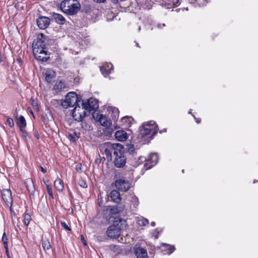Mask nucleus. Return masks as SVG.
Masks as SVG:
<instances>
[{
  "instance_id": "aec40b11",
  "label": "nucleus",
  "mask_w": 258,
  "mask_h": 258,
  "mask_svg": "<svg viewBox=\"0 0 258 258\" xmlns=\"http://www.w3.org/2000/svg\"><path fill=\"white\" fill-rule=\"evenodd\" d=\"M133 120V118L131 116H124L121 119L122 125L126 127L131 126Z\"/></svg>"
},
{
  "instance_id": "a878e982",
  "label": "nucleus",
  "mask_w": 258,
  "mask_h": 258,
  "mask_svg": "<svg viewBox=\"0 0 258 258\" xmlns=\"http://www.w3.org/2000/svg\"><path fill=\"white\" fill-rule=\"evenodd\" d=\"M64 88L65 84L64 82L62 81L56 83L53 87L54 90H55L56 91H60Z\"/></svg>"
},
{
  "instance_id": "4c0bfd02",
  "label": "nucleus",
  "mask_w": 258,
  "mask_h": 258,
  "mask_svg": "<svg viewBox=\"0 0 258 258\" xmlns=\"http://www.w3.org/2000/svg\"><path fill=\"white\" fill-rule=\"evenodd\" d=\"M46 189L48 195L53 198V194L52 188L49 184H47Z\"/></svg>"
},
{
  "instance_id": "c756f323",
  "label": "nucleus",
  "mask_w": 258,
  "mask_h": 258,
  "mask_svg": "<svg viewBox=\"0 0 258 258\" xmlns=\"http://www.w3.org/2000/svg\"><path fill=\"white\" fill-rule=\"evenodd\" d=\"M31 221V216L28 213H25L24 215V223L26 226H28Z\"/></svg>"
},
{
  "instance_id": "cd10ccee",
  "label": "nucleus",
  "mask_w": 258,
  "mask_h": 258,
  "mask_svg": "<svg viewBox=\"0 0 258 258\" xmlns=\"http://www.w3.org/2000/svg\"><path fill=\"white\" fill-rule=\"evenodd\" d=\"M137 222L140 226H145L148 224L149 221L146 218L141 217L138 219Z\"/></svg>"
},
{
  "instance_id": "3c124183",
  "label": "nucleus",
  "mask_w": 258,
  "mask_h": 258,
  "mask_svg": "<svg viewBox=\"0 0 258 258\" xmlns=\"http://www.w3.org/2000/svg\"><path fill=\"white\" fill-rule=\"evenodd\" d=\"M11 215L12 217H13L16 215L14 211H11Z\"/></svg>"
},
{
  "instance_id": "4be33fe9",
  "label": "nucleus",
  "mask_w": 258,
  "mask_h": 258,
  "mask_svg": "<svg viewBox=\"0 0 258 258\" xmlns=\"http://www.w3.org/2000/svg\"><path fill=\"white\" fill-rule=\"evenodd\" d=\"M54 186L59 191H62L64 188L63 182L60 178H57L54 181Z\"/></svg>"
},
{
  "instance_id": "c85d7f7f",
  "label": "nucleus",
  "mask_w": 258,
  "mask_h": 258,
  "mask_svg": "<svg viewBox=\"0 0 258 258\" xmlns=\"http://www.w3.org/2000/svg\"><path fill=\"white\" fill-rule=\"evenodd\" d=\"M42 245L44 250H48L51 247L50 242L47 239L42 240Z\"/></svg>"
},
{
  "instance_id": "c03bdc74",
  "label": "nucleus",
  "mask_w": 258,
  "mask_h": 258,
  "mask_svg": "<svg viewBox=\"0 0 258 258\" xmlns=\"http://www.w3.org/2000/svg\"><path fill=\"white\" fill-rule=\"evenodd\" d=\"M174 6L175 7H177L179 5L180 3L179 2V0H173Z\"/></svg>"
},
{
  "instance_id": "a19ab883",
  "label": "nucleus",
  "mask_w": 258,
  "mask_h": 258,
  "mask_svg": "<svg viewBox=\"0 0 258 258\" xmlns=\"http://www.w3.org/2000/svg\"><path fill=\"white\" fill-rule=\"evenodd\" d=\"M6 61V57H3L2 55H0V64L4 66Z\"/></svg>"
},
{
  "instance_id": "f03ea898",
  "label": "nucleus",
  "mask_w": 258,
  "mask_h": 258,
  "mask_svg": "<svg viewBox=\"0 0 258 258\" xmlns=\"http://www.w3.org/2000/svg\"><path fill=\"white\" fill-rule=\"evenodd\" d=\"M113 155L115 156L114 165L116 167H123L126 163V158L123 154V147L120 144H114L112 145Z\"/></svg>"
},
{
  "instance_id": "13d9d810",
  "label": "nucleus",
  "mask_w": 258,
  "mask_h": 258,
  "mask_svg": "<svg viewBox=\"0 0 258 258\" xmlns=\"http://www.w3.org/2000/svg\"><path fill=\"white\" fill-rule=\"evenodd\" d=\"M158 26V27H161V25L160 24H159Z\"/></svg>"
},
{
  "instance_id": "864d4df0",
  "label": "nucleus",
  "mask_w": 258,
  "mask_h": 258,
  "mask_svg": "<svg viewBox=\"0 0 258 258\" xmlns=\"http://www.w3.org/2000/svg\"><path fill=\"white\" fill-rule=\"evenodd\" d=\"M113 112L114 113H118L119 111H118V109L117 108H114V110H113Z\"/></svg>"
},
{
  "instance_id": "0eeeda50",
  "label": "nucleus",
  "mask_w": 258,
  "mask_h": 258,
  "mask_svg": "<svg viewBox=\"0 0 258 258\" xmlns=\"http://www.w3.org/2000/svg\"><path fill=\"white\" fill-rule=\"evenodd\" d=\"M3 199L7 206V208L12 210L13 199L12 192L9 189H4L2 191Z\"/></svg>"
},
{
  "instance_id": "a211bd4d",
  "label": "nucleus",
  "mask_w": 258,
  "mask_h": 258,
  "mask_svg": "<svg viewBox=\"0 0 258 258\" xmlns=\"http://www.w3.org/2000/svg\"><path fill=\"white\" fill-rule=\"evenodd\" d=\"M17 124L22 132L23 133L26 132V131L24 130V128L26 126V121L23 116L21 115L19 117L18 119Z\"/></svg>"
},
{
  "instance_id": "2f4dec72",
  "label": "nucleus",
  "mask_w": 258,
  "mask_h": 258,
  "mask_svg": "<svg viewBox=\"0 0 258 258\" xmlns=\"http://www.w3.org/2000/svg\"><path fill=\"white\" fill-rule=\"evenodd\" d=\"M162 230H159V228H156L155 229H154L152 232V236L154 237L155 238H157L158 237H159V235L160 233V232H161Z\"/></svg>"
},
{
  "instance_id": "8fccbe9b",
  "label": "nucleus",
  "mask_w": 258,
  "mask_h": 258,
  "mask_svg": "<svg viewBox=\"0 0 258 258\" xmlns=\"http://www.w3.org/2000/svg\"><path fill=\"white\" fill-rule=\"evenodd\" d=\"M40 169H41V171L43 173H45L46 172V170L45 169H44L43 167L40 166Z\"/></svg>"
},
{
  "instance_id": "7c9ffc66",
  "label": "nucleus",
  "mask_w": 258,
  "mask_h": 258,
  "mask_svg": "<svg viewBox=\"0 0 258 258\" xmlns=\"http://www.w3.org/2000/svg\"><path fill=\"white\" fill-rule=\"evenodd\" d=\"M112 149V147L110 149H106L104 151L106 158L110 160H111L112 158L111 153L112 152H113V150Z\"/></svg>"
},
{
  "instance_id": "393cba45",
  "label": "nucleus",
  "mask_w": 258,
  "mask_h": 258,
  "mask_svg": "<svg viewBox=\"0 0 258 258\" xmlns=\"http://www.w3.org/2000/svg\"><path fill=\"white\" fill-rule=\"evenodd\" d=\"M53 17L55 19V21L59 24H63L65 22L64 18L60 14L54 13Z\"/></svg>"
},
{
  "instance_id": "f704fd0d",
  "label": "nucleus",
  "mask_w": 258,
  "mask_h": 258,
  "mask_svg": "<svg viewBox=\"0 0 258 258\" xmlns=\"http://www.w3.org/2000/svg\"><path fill=\"white\" fill-rule=\"evenodd\" d=\"M82 127L85 130H92L91 126L86 122H82L81 123Z\"/></svg>"
},
{
  "instance_id": "5fc2aeb1",
  "label": "nucleus",
  "mask_w": 258,
  "mask_h": 258,
  "mask_svg": "<svg viewBox=\"0 0 258 258\" xmlns=\"http://www.w3.org/2000/svg\"><path fill=\"white\" fill-rule=\"evenodd\" d=\"M155 224H155V222H151V226H152V227H154V226H155Z\"/></svg>"
},
{
  "instance_id": "9d476101",
  "label": "nucleus",
  "mask_w": 258,
  "mask_h": 258,
  "mask_svg": "<svg viewBox=\"0 0 258 258\" xmlns=\"http://www.w3.org/2000/svg\"><path fill=\"white\" fill-rule=\"evenodd\" d=\"M82 106L85 108V109L91 111V110L97 109L98 104L96 100L94 99H90L87 102L82 103Z\"/></svg>"
},
{
  "instance_id": "5701e85b",
  "label": "nucleus",
  "mask_w": 258,
  "mask_h": 258,
  "mask_svg": "<svg viewBox=\"0 0 258 258\" xmlns=\"http://www.w3.org/2000/svg\"><path fill=\"white\" fill-rule=\"evenodd\" d=\"M25 184L28 191L31 194H33L35 191V188L32 180L31 179H27Z\"/></svg>"
},
{
  "instance_id": "c9c22d12",
  "label": "nucleus",
  "mask_w": 258,
  "mask_h": 258,
  "mask_svg": "<svg viewBox=\"0 0 258 258\" xmlns=\"http://www.w3.org/2000/svg\"><path fill=\"white\" fill-rule=\"evenodd\" d=\"M60 104L61 103L58 100L52 99L51 101V104L56 107L59 106Z\"/></svg>"
},
{
  "instance_id": "e433bc0d",
  "label": "nucleus",
  "mask_w": 258,
  "mask_h": 258,
  "mask_svg": "<svg viewBox=\"0 0 258 258\" xmlns=\"http://www.w3.org/2000/svg\"><path fill=\"white\" fill-rule=\"evenodd\" d=\"M70 139L73 142L76 141L79 138L77 133H74L73 134L70 135Z\"/></svg>"
},
{
  "instance_id": "6e6d98bb",
  "label": "nucleus",
  "mask_w": 258,
  "mask_h": 258,
  "mask_svg": "<svg viewBox=\"0 0 258 258\" xmlns=\"http://www.w3.org/2000/svg\"><path fill=\"white\" fill-rule=\"evenodd\" d=\"M136 46L137 47H140L138 43H136Z\"/></svg>"
},
{
  "instance_id": "a18cd8bd",
  "label": "nucleus",
  "mask_w": 258,
  "mask_h": 258,
  "mask_svg": "<svg viewBox=\"0 0 258 258\" xmlns=\"http://www.w3.org/2000/svg\"><path fill=\"white\" fill-rule=\"evenodd\" d=\"M81 240H82L83 244L85 245H87V242H86V240H85V238H84V236L83 235L81 236Z\"/></svg>"
},
{
  "instance_id": "f8f14e48",
  "label": "nucleus",
  "mask_w": 258,
  "mask_h": 258,
  "mask_svg": "<svg viewBox=\"0 0 258 258\" xmlns=\"http://www.w3.org/2000/svg\"><path fill=\"white\" fill-rule=\"evenodd\" d=\"M37 25L40 29H45L50 24V20L47 17L41 16L37 20Z\"/></svg>"
},
{
  "instance_id": "2eb2a0df",
  "label": "nucleus",
  "mask_w": 258,
  "mask_h": 258,
  "mask_svg": "<svg viewBox=\"0 0 258 258\" xmlns=\"http://www.w3.org/2000/svg\"><path fill=\"white\" fill-rule=\"evenodd\" d=\"M44 74L46 81L48 83H51L56 76L55 72L51 69H47Z\"/></svg>"
},
{
  "instance_id": "37998d69",
  "label": "nucleus",
  "mask_w": 258,
  "mask_h": 258,
  "mask_svg": "<svg viewBox=\"0 0 258 258\" xmlns=\"http://www.w3.org/2000/svg\"><path fill=\"white\" fill-rule=\"evenodd\" d=\"M205 0H196L200 6H203L204 5V1Z\"/></svg>"
},
{
  "instance_id": "412c9836",
  "label": "nucleus",
  "mask_w": 258,
  "mask_h": 258,
  "mask_svg": "<svg viewBox=\"0 0 258 258\" xmlns=\"http://www.w3.org/2000/svg\"><path fill=\"white\" fill-rule=\"evenodd\" d=\"M120 211H115L114 214H113L112 221H111L113 222V225H119L118 223H120L122 221V219L119 215Z\"/></svg>"
},
{
  "instance_id": "b1692460",
  "label": "nucleus",
  "mask_w": 258,
  "mask_h": 258,
  "mask_svg": "<svg viewBox=\"0 0 258 258\" xmlns=\"http://www.w3.org/2000/svg\"><path fill=\"white\" fill-rule=\"evenodd\" d=\"M115 211H103V217L109 222L112 221L113 214Z\"/></svg>"
},
{
  "instance_id": "f257e3e1",
  "label": "nucleus",
  "mask_w": 258,
  "mask_h": 258,
  "mask_svg": "<svg viewBox=\"0 0 258 258\" xmlns=\"http://www.w3.org/2000/svg\"><path fill=\"white\" fill-rule=\"evenodd\" d=\"M47 36L42 33L39 34L33 43V53L35 58L40 61H46L49 57L46 50L49 44Z\"/></svg>"
},
{
  "instance_id": "423d86ee",
  "label": "nucleus",
  "mask_w": 258,
  "mask_h": 258,
  "mask_svg": "<svg viewBox=\"0 0 258 258\" xmlns=\"http://www.w3.org/2000/svg\"><path fill=\"white\" fill-rule=\"evenodd\" d=\"M86 110L82 106L81 107L79 104H77L73 110L72 115L75 120L81 121L86 116Z\"/></svg>"
},
{
  "instance_id": "1a4fd4ad",
  "label": "nucleus",
  "mask_w": 258,
  "mask_h": 258,
  "mask_svg": "<svg viewBox=\"0 0 258 258\" xmlns=\"http://www.w3.org/2000/svg\"><path fill=\"white\" fill-rule=\"evenodd\" d=\"M115 186L121 191H126L130 189L131 184L124 179H119L115 181Z\"/></svg>"
},
{
  "instance_id": "7ed1b4c3",
  "label": "nucleus",
  "mask_w": 258,
  "mask_h": 258,
  "mask_svg": "<svg viewBox=\"0 0 258 258\" xmlns=\"http://www.w3.org/2000/svg\"><path fill=\"white\" fill-rule=\"evenodd\" d=\"M61 10L69 15H75L80 8V3L76 0H64L60 5Z\"/></svg>"
},
{
  "instance_id": "58836bf2",
  "label": "nucleus",
  "mask_w": 258,
  "mask_h": 258,
  "mask_svg": "<svg viewBox=\"0 0 258 258\" xmlns=\"http://www.w3.org/2000/svg\"><path fill=\"white\" fill-rule=\"evenodd\" d=\"M7 122L10 127H13L14 126V122L12 118L8 117L7 118Z\"/></svg>"
},
{
  "instance_id": "ea45409f",
  "label": "nucleus",
  "mask_w": 258,
  "mask_h": 258,
  "mask_svg": "<svg viewBox=\"0 0 258 258\" xmlns=\"http://www.w3.org/2000/svg\"><path fill=\"white\" fill-rule=\"evenodd\" d=\"M60 224H61V225L62 226V227L66 230H67L68 231L71 230V228L70 227H69L68 225L64 221H61Z\"/></svg>"
},
{
  "instance_id": "680f3d73",
  "label": "nucleus",
  "mask_w": 258,
  "mask_h": 258,
  "mask_svg": "<svg viewBox=\"0 0 258 258\" xmlns=\"http://www.w3.org/2000/svg\"><path fill=\"white\" fill-rule=\"evenodd\" d=\"M140 29H141V28H140V27H139V31L140 30Z\"/></svg>"
},
{
  "instance_id": "bb28decb",
  "label": "nucleus",
  "mask_w": 258,
  "mask_h": 258,
  "mask_svg": "<svg viewBox=\"0 0 258 258\" xmlns=\"http://www.w3.org/2000/svg\"><path fill=\"white\" fill-rule=\"evenodd\" d=\"M162 246L163 248H165V249H166V250L167 251L166 253H167L168 254H170L172 252H173L175 249L173 246L169 245V244H167L165 243H163L162 244Z\"/></svg>"
},
{
  "instance_id": "6ab92c4d",
  "label": "nucleus",
  "mask_w": 258,
  "mask_h": 258,
  "mask_svg": "<svg viewBox=\"0 0 258 258\" xmlns=\"http://www.w3.org/2000/svg\"><path fill=\"white\" fill-rule=\"evenodd\" d=\"M110 197L112 200L116 203H119L121 201L119 192L116 190H113L110 193Z\"/></svg>"
},
{
  "instance_id": "052dcab7",
  "label": "nucleus",
  "mask_w": 258,
  "mask_h": 258,
  "mask_svg": "<svg viewBox=\"0 0 258 258\" xmlns=\"http://www.w3.org/2000/svg\"><path fill=\"white\" fill-rule=\"evenodd\" d=\"M189 113L191 114V110H190V111L189 112Z\"/></svg>"
},
{
  "instance_id": "6e6552de",
  "label": "nucleus",
  "mask_w": 258,
  "mask_h": 258,
  "mask_svg": "<svg viewBox=\"0 0 258 258\" xmlns=\"http://www.w3.org/2000/svg\"><path fill=\"white\" fill-rule=\"evenodd\" d=\"M107 235L110 238L118 237L121 234V228L118 224L110 226L107 230Z\"/></svg>"
},
{
  "instance_id": "de8ad7c7",
  "label": "nucleus",
  "mask_w": 258,
  "mask_h": 258,
  "mask_svg": "<svg viewBox=\"0 0 258 258\" xmlns=\"http://www.w3.org/2000/svg\"><path fill=\"white\" fill-rule=\"evenodd\" d=\"M192 116H194L196 122L199 123L201 122V119L200 118H197L194 115H192Z\"/></svg>"
},
{
  "instance_id": "f3484780",
  "label": "nucleus",
  "mask_w": 258,
  "mask_h": 258,
  "mask_svg": "<svg viewBox=\"0 0 258 258\" xmlns=\"http://www.w3.org/2000/svg\"><path fill=\"white\" fill-rule=\"evenodd\" d=\"M98 121L100 123L105 127H109L111 125V122L107 119V117L103 114L99 115Z\"/></svg>"
},
{
  "instance_id": "4d7b16f0",
  "label": "nucleus",
  "mask_w": 258,
  "mask_h": 258,
  "mask_svg": "<svg viewBox=\"0 0 258 258\" xmlns=\"http://www.w3.org/2000/svg\"><path fill=\"white\" fill-rule=\"evenodd\" d=\"M99 204L100 206H101V202L99 201Z\"/></svg>"
},
{
  "instance_id": "79ce46f5",
  "label": "nucleus",
  "mask_w": 258,
  "mask_h": 258,
  "mask_svg": "<svg viewBox=\"0 0 258 258\" xmlns=\"http://www.w3.org/2000/svg\"><path fill=\"white\" fill-rule=\"evenodd\" d=\"M79 184L82 187H84V188H85V187H87V184L86 183V182L83 181V180H81L79 182Z\"/></svg>"
},
{
  "instance_id": "72a5a7b5",
  "label": "nucleus",
  "mask_w": 258,
  "mask_h": 258,
  "mask_svg": "<svg viewBox=\"0 0 258 258\" xmlns=\"http://www.w3.org/2000/svg\"><path fill=\"white\" fill-rule=\"evenodd\" d=\"M132 203L133 205V207L134 208H137V206H138L139 202L138 198L136 197L132 198Z\"/></svg>"
},
{
  "instance_id": "ddd939ff",
  "label": "nucleus",
  "mask_w": 258,
  "mask_h": 258,
  "mask_svg": "<svg viewBox=\"0 0 258 258\" xmlns=\"http://www.w3.org/2000/svg\"><path fill=\"white\" fill-rule=\"evenodd\" d=\"M113 70V65L111 63H105L100 67V71L104 77L109 75Z\"/></svg>"
},
{
  "instance_id": "20e7f679",
  "label": "nucleus",
  "mask_w": 258,
  "mask_h": 258,
  "mask_svg": "<svg viewBox=\"0 0 258 258\" xmlns=\"http://www.w3.org/2000/svg\"><path fill=\"white\" fill-rule=\"evenodd\" d=\"M80 102L81 100L78 98L77 93L74 92H70L66 95V100L61 102V105L64 108H68V107H75Z\"/></svg>"
},
{
  "instance_id": "49530a36",
  "label": "nucleus",
  "mask_w": 258,
  "mask_h": 258,
  "mask_svg": "<svg viewBox=\"0 0 258 258\" xmlns=\"http://www.w3.org/2000/svg\"><path fill=\"white\" fill-rule=\"evenodd\" d=\"M76 169L78 171H81V165H77L76 166Z\"/></svg>"
},
{
  "instance_id": "603ef678",
  "label": "nucleus",
  "mask_w": 258,
  "mask_h": 258,
  "mask_svg": "<svg viewBox=\"0 0 258 258\" xmlns=\"http://www.w3.org/2000/svg\"><path fill=\"white\" fill-rule=\"evenodd\" d=\"M43 182L46 184V186H47V184H48V183H49V180H43Z\"/></svg>"
},
{
  "instance_id": "9b49d317",
  "label": "nucleus",
  "mask_w": 258,
  "mask_h": 258,
  "mask_svg": "<svg viewBox=\"0 0 258 258\" xmlns=\"http://www.w3.org/2000/svg\"><path fill=\"white\" fill-rule=\"evenodd\" d=\"M158 160V156L156 153H152L148 157L147 162L145 166H147L148 164L149 166L147 167V169H150L157 163Z\"/></svg>"
},
{
  "instance_id": "09e8293b",
  "label": "nucleus",
  "mask_w": 258,
  "mask_h": 258,
  "mask_svg": "<svg viewBox=\"0 0 258 258\" xmlns=\"http://www.w3.org/2000/svg\"><path fill=\"white\" fill-rule=\"evenodd\" d=\"M106 0H94V2L98 3H104Z\"/></svg>"
},
{
  "instance_id": "dca6fc26",
  "label": "nucleus",
  "mask_w": 258,
  "mask_h": 258,
  "mask_svg": "<svg viewBox=\"0 0 258 258\" xmlns=\"http://www.w3.org/2000/svg\"><path fill=\"white\" fill-rule=\"evenodd\" d=\"M115 138L119 141L123 142L127 139V133L123 130H118L115 132Z\"/></svg>"
},
{
  "instance_id": "bf43d9fd",
  "label": "nucleus",
  "mask_w": 258,
  "mask_h": 258,
  "mask_svg": "<svg viewBox=\"0 0 258 258\" xmlns=\"http://www.w3.org/2000/svg\"><path fill=\"white\" fill-rule=\"evenodd\" d=\"M165 26V24H162V26Z\"/></svg>"
},
{
  "instance_id": "473e14b6",
  "label": "nucleus",
  "mask_w": 258,
  "mask_h": 258,
  "mask_svg": "<svg viewBox=\"0 0 258 258\" xmlns=\"http://www.w3.org/2000/svg\"><path fill=\"white\" fill-rule=\"evenodd\" d=\"M2 241L4 243L5 248L6 249L7 251H8V239L6 233H4L3 235Z\"/></svg>"
},
{
  "instance_id": "4468645a",
  "label": "nucleus",
  "mask_w": 258,
  "mask_h": 258,
  "mask_svg": "<svg viewBox=\"0 0 258 258\" xmlns=\"http://www.w3.org/2000/svg\"><path fill=\"white\" fill-rule=\"evenodd\" d=\"M134 251L135 255L137 257V258H147L148 254L147 250L141 247H136L134 249Z\"/></svg>"
},
{
  "instance_id": "39448f33",
  "label": "nucleus",
  "mask_w": 258,
  "mask_h": 258,
  "mask_svg": "<svg viewBox=\"0 0 258 258\" xmlns=\"http://www.w3.org/2000/svg\"><path fill=\"white\" fill-rule=\"evenodd\" d=\"M158 132V126L154 121H150L145 122L143 125V128L141 130V134L145 137L147 136L153 137Z\"/></svg>"
}]
</instances>
